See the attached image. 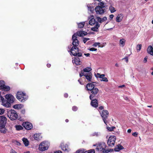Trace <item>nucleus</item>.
I'll return each instance as SVG.
<instances>
[{
  "label": "nucleus",
  "mask_w": 153,
  "mask_h": 153,
  "mask_svg": "<svg viewBox=\"0 0 153 153\" xmlns=\"http://www.w3.org/2000/svg\"><path fill=\"white\" fill-rule=\"evenodd\" d=\"M126 42V40L124 39H122L120 40V44L122 47H123L125 45Z\"/></svg>",
  "instance_id": "obj_33"
},
{
  "label": "nucleus",
  "mask_w": 153,
  "mask_h": 153,
  "mask_svg": "<svg viewBox=\"0 0 153 153\" xmlns=\"http://www.w3.org/2000/svg\"><path fill=\"white\" fill-rule=\"evenodd\" d=\"M100 26V25L97 22H96L95 26L91 28V30L94 31H97L98 28Z\"/></svg>",
  "instance_id": "obj_23"
},
{
  "label": "nucleus",
  "mask_w": 153,
  "mask_h": 153,
  "mask_svg": "<svg viewBox=\"0 0 153 153\" xmlns=\"http://www.w3.org/2000/svg\"><path fill=\"white\" fill-rule=\"evenodd\" d=\"M116 137L115 136H111L108 140L107 143L108 146L111 147L114 146L115 140Z\"/></svg>",
  "instance_id": "obj_8"
},
{
  "label": "nucleus",
  "mask_w": 153,
  "mask_h": 153,
  "mask_svg": "<svg viewBox=\"0 0 153 153\" xmlns=\"http://www.w3.org/2000/svg\"><path fill=\"white\" fill-rule=\"evenodd\" d=\"M100 75V74L99 73H97V74L95 75V76L97 78H99Z\"/></svg>",
  "instance_id": "obj_52"
},
{
  "label": "nucleus",
  "mask_w": 153,
  "mask_h": 153,
  "mask_svg": "<svg viewBox=\"0 0 153 153\" xmlns=\"http://www.w3.org/2000/svg\"><path fill=\"white\" fill-rule=\"evenodd\" d=\"M131 132V130L130 129H128L127 131V132L128 133H130Z\"/></svg>",
  "instance_id": "obj_63"
},
{
  "label": "nucleus",
  "mask_w": 153,
  "mask_h": 153,
  "mask_svg": "<svg viewBox=\"0 0 153 153\" xmlns=\"http://www.w3.org/2000/svg\"><path fill=\"white\" fill-rule=\"evenodd\" d=\"M103 109V107L102 106H100L99 107V109L100 110H102Z\"/></svg>",
  "instance_id": "obj_62"
},
{
  "label": "nucleus",
  "mask_w": 153,
  "mask_h": 153,
  "mask_svg": "<svg viewBox=\"0 0 153 153\" xmlns=\"http://www.w3.org/2000/svg\"><path fill=\"white\" fill-rule=\"evenodd\" d=\"M147 58H148V57H146L144 59V62L145 63H146V62H147Z\"/></svg>",
  "instance_id": "obj_54"
},
{
  "label": "nucleus",
  "mask_w": 153,
  "mask_h": 153,
  "mask_svg": "<svg viewBox=\"0 0 153 153\" xmlns=\"http://www.w3.org/2000/svg\"><path fill=\"white\" fill-rule=\"evenodd\" d=\"M0 89L5 91H8L10 89V88L8 86L5 85L3 81H0Z\"/></svg>",
  "instance_id": "obj_10"
},
{
  "label": "nucleus",
  "mask_w": 153,
  "mask_h": 153,
  "mask_svg": "<svg viewBox=\"0 0 153 153\" xmlns=\"http://www.w3.org/2000/svg\"><path fill=\"white\" fill-rule=\"evenodd\" d=\"M100 135V133L98 132H95L91 134L92 136H98Z\"/></svg>",
  "instance_id": "obj_39"
},
{
  "label": "nucleus",
  "mask_w": 153,
  "mask_h": 153,
  "mask_svg": "<svg viewBox=\"0 0 153 153\" xmlns=\"http://www.w3.org/2000/svg\"><path fill=\"white\" fill-rule=\"evenodd\" d=\"M72 62L73 64L75 63L76 65H79L80 64V61L78 57L75 58L73 60Z\"/></svg>",
  "instance_id": "obj_21"
},
{
  "label": "nucleus",
  "mask_w": 153,
  "mask_h": 153,
  "mask_svg": "<svg viewBox=\"0 0 153 153\" xmlns=\"http://www.w3.org/2000/svg\"><path fill=\"white\" fill-rule=\"evenodd\" d=\"M85 24V22H82L77 23L78 27L82 28L84 27Z\"/></svg>",
  "instance_id": "obj_34"
},
{
  "label": "nucleus",
  "mask_w": 153,
  "mask_h": 153,
  "mask_svg": "<svg viewBox=\"0 0 153 153\" xmlns=\"http://www.w3.org/2000/svg\"><path fill=\"white\" fill-rule=\"evenodd\" d=\"M114 127H108L107 128V129L109 131H112L113 130Z\"/></svg>",
  "instance_id": "obj_45"
},
{
  "label": "nucleus",
  "mask_w": 153,
  "mask_h": 153,
  "mask_svg": "<svg viewBox=\"0 0 153 153\" xmlns=\"http://www.w3.org/2000/svg\"><path fill=\"white\" fill-rule=\"evenodd\" d=\"M77 34L74 33L72 37V45L76 47H77L79 44V42L77 39Z\"/></svg>",
  "instance_id": "obj_12"
},
{
  "label": "nucleus",
  "mask_w": 153,
  "mask_h": 153,
  "mask_svg": "<svg viewBox=\"0 0 153 153\" xmlns=\"http://www.w3.org/2000/svg\"><path fill=\"white\" fill-rule=\"evenodd\" d=\"M16 97L20 101L24 102L28 98V96L25 94L22 91H18L17 93Z\"/></svg>",
  "instance_id": "obj_3"
},
{
  "label": "nucleus",
  "mask_w": 153,
  "mask_h": 153,
  "mask_svg": "<svg viewBox=\"0 0 153 153\" xmlns=\"http://www.w3.org/2000/svg\"><path fill=\"white\" fill-rule=\"evenodd\" d=\"M91 19H90V20L89 21V24L91 25H93L95 23V20L94 18V16H93L92 15L91 16Z\"/></svg>",
  "instance_id": "obj_24"
},
{
  "label": "nucleus",
  "mask_w": 153,
  "mask_h": 153,
  "mask_svg": "<svg viewBox=\"0 0 153 153\" xmlns=\"http://www.w3.org/2000/svg\"><path fill=\"white\" fill-rule=\"evenodd\" d=\"M21 113L23 114H25V109H22L21 111Z\"/></svg>",
  "instance_id": "obj_56"
},
{
  "label": "nucleus",
  "mask_w": 153,
  "mask_h": 153,
  "mask_svg": "<svg viewBox=\"0 0 153 153\" xmlns=\"http://www.w3.org/2000/svg\"><path fill=\"white\" fill-rule=\"evenodd\" d=\"M153 48L152 46H149L147 48V52L153 56Z\"/></svg>",
  "instance_id": "obj_25"
},
{
  "label": "nucleus",
  "mask_w": 153,
  "mask_h": 153,
  "mask_svg": "<svg viewBox=\"0 0 153 153\" xmlns=\"http://www.w3.org/2000/svg\"><path fill=\"white\" fill-rule=\"evenodd\" d=\"M77 108L76 106H74L72 108V110L74 111H76L77 110Z\"/></svg>",
  "instance_id": "obj_47"
},
{
  "label": "nucleus",
  "mask_w": 153,
  "mask_h": 153,
  "mask_svg": "<svg viewBox=\"0 0 153 153\" xmlns=\"http://www.w3.org/2000/svg\"><path fill=\"white\" fill-rule=\"evenodd\" d=\"M84 55L87 57L89 56H90V54L89 53H85Z\"/></svg>",
  "instance_id": "obj_59"
},
{
  "label": "nucleus",
  "mask_w": 153,
  "mask_h": 153,
  "mask_svg": "<svg viewBox=\"0 0 153 153\" xmlns=\"http://www.w3.org/2000/svg\"><path fill=\"white\" fill-rule=\"evenodd\" d=\"M0 131L1 133H5L7 132V130L4 127H0Z\"/></svg>",
  "instance_id": "obj_35"
},
{
  "label": "nucleus",
  "mask_w": 153,
  "mask_h": 153,
  "mask_svg": "<svg viewBox=\"0 0 153 153\" xmlns=\"http://www.w3.org/2000/svg\"><path fill=\"white\" fill-rule=\"evenodd\" d=\"M68 52H71V54L74 56H81L82 53L81 52H79L78 49L77 47L73 46L71 49L68 50Z\"/></svg>",
  "instance_id": "obj_5"
},
{
  "label": "nucleus",
  "mask_w": 153,
  "mask_h": 153,
  "mask_svg": "<svg viewBox=\"0 0 153 153\" xmlns=\"http://www.w3.org/2000/svg\"><path fill=\"white\" fill-rule=\"evenodd\" d=\"M65 97L67 98L68 97V94L67 93H65L64 94Z\"/></svg>",
  "instance_id": "obj_57"
},
{
  "label": "nucleus",
  "mask_w": 153,
  "mask_h": 153,
  "mask_svg": "<svg viewBox=\"0 0 153 153\" xmlns=\"http://www.w3.org/2000/svg\"><path fill=\"white\" fill-rule=\"evenodd\" d=\"M85 77L88 82H91L92 78V74L91 72L87 73H85Z\"/></svg>",
  "instance_id": "obj_17"
},
{
  "label": "nucleus",
  "mask_w": 153,
  "mask_h": 153,
  "mask_svg": "<svg viewBox=\"0 0 153 153\" xmlns=\"http://www.w3.org/2000/svg\"><path fill=\"white\" fill-rule=\"evenodd\" d=\"M95 87L94 85L92 83H89L86 86L87 90L89 94H90V91Z\"/></svg>",
  "instance_id": "obj_15"
},
{
  "label": "nucleus",
  "mask_w": 153,
  "mask_h": 153,
  "mask_svg": "<svg viewBox=\"0 0 153 153\" xmlns=\"http://www.w3.org/2000/svg\"><path fill=\"white\" fill-rule=\"evenodd\" d=\"M123 149V147L120 145H119L116 146L114 148V150L115 151L118 152L120 150Z\"/></svg>",
  "instance_id": "obj_27"
},
{
  "label": "nucleus",
  "mask_w": 153,
  "mask_h": 153,
  "mask_svg": "<svg viewBox=\"0 0 153 153\" xmlns=\"http://www.w3.org/2000/svg\"><path fill=\"white\" fill-rule=\"evenodd\" d=\"M47 66L48 67V68H49L51 66V64H48L47 65Z\"/></svg>",
  "instance_id": "obj_64"
},
{
  "label": "nucleus",
  "mask_w": 153,
  "mask_h": 153,
  "mask_svg": "<svg viewBox=\"0 0 153 153\" xmlns=\"http://www.w3.org/2000/svg\"><path fill=\"white\" fill-rule=\"evenodd\" d=\"M78 36H84L87 34V33L85 31H79L77 33Z\"/></svg>",
  "instance_id": "obj_26"
},
{
  "label": "nucleus",
  "mask_w": 153,
  "mask_h": 153,
  "mask_svg": "<svg viewBox=\"0 0 153 153\" xmlns=\"http://www.w3.org/2000/svg\"><path fill=\"white\" fill-rule=\"evenodd\" d=\"M97 146L96 150L98 151L102 152L103 153L108 152L105 151L106 145L104 142L100 143L96 145H94V146Z\"/></svg>",
  "instance_id": "obj_4"
},
{
  "label": "nucleus",
  "mask_w": 153,
  "mask_h": 153,
  "mask_svg": "<svg viewBox=\"0 0 153 153\" xmlns=\"http://www.w3.org/2000/svg\"><path fill=\"white\" fill-rule=\"evenodd\" d=\"M103 8H104L105 7V3L103 2H101L98 4V6Z\"/></svg>",
  "instance_id": "obj_37"
},
{
  "label": "nucleus",
  "mask_w": 153,
  "mask_h": 153,
  "mask_svg": "<svg viewBox=\"0 0 153 153\" xmlns=\"http://www.w3.org/2000/svg\"><path fill=\"white\" fill-rule=\"evenodd\" d=\"M109 10L111 13H113L116 11V10L115 8L113 7L112 5H111L109 7Z\"/></svg>",
  "instance_id": "obj_31"
},
{
  "label": "nucleus",
  "mask_w": 153,
  "mask_h": 153,
  "mask_svg": "<svg viewBox=\"0 0 153 153\" xmlns=\"http://www.w3.org/2000/svg\"><path fill=\"white\" fill-rule=\"evenodd\" d=\"M93 4H88L87 5L88 10L90 11L91 12H93L94 10L93 7Z\"/></svg>",
  "instance_id": "obj_28"
},
{
  "label": "nucleus",
  "mask_w": 153,
  "mask_h": 153,
  "mask_svg": "<svg viewBox=\"0 0 153 153\" xmlns=\"http://www.w3.org/2000/svg\"><path fill=\"white\" fill-rule=\"evenodd\" d=\"M90 39L88 38H84L83 39V41L84 43H85L87 41L89 40Z\"/></svg>",
  "instance_id": "obj_44"
},
{
  "label": "nucleus",
  "mask_w": 153,
  "mask_h": 153,
  "mask_svg": "<svg viewBox=\"0 0 153 153\" xmlns=\"http://www.w3.org/2000/svg\"><path fill=\"white\" fill-rule=\"evenodd\" d=\"M23 107V105L22 104H17L14 105L13 106V108L15 109H19Z\"/></svg>",
  "instance_id": "obj_29"
},
{
  "label": "nucleus",
  "mask_w": 153,
  "mask_h": 153,
  "mask_svg": "<svg viewBox=\"0 0 153 153\" xmlns=\"http://www.w3.org/2000/svg\"><path fill=\"white\" fill-rule=\"evenodd\" d=\"M7 122V118L4 116H0V127H5Z\"/></svg>",
  "instance_id": "obj_13"
},
{
  "label": "nucleus",
  "mask_w": 153,
  "mask_h": 153,
  "mask_svg": "<svg viewBox=\"0 0 153 153\" xmlns=\"http://www.w3.org/2000/svg\"><path fill=\"white\" fill-rule=\"evenodd\" d=\"M114 16L113 14H111V15H110L109 16L110 18L111 19H112L113 18Z\"/></svg>",
  "instance_id": "obj_55"
},
{
  "label": "nucleus",
  "mask_w": 153,
  "mask_h": 153,
  "mask_svg": "<svg viewBox=\"0 0 153 153\" xmlns=\"http://www.w3.org/2000/svg\"><path fill=\"white\" fill-rule=\"evenodd\" d=\"M96 19L99 23H102L104 21L107 20V18L105 16L102 18H101L99 16H97L96 18Z\"/></svg>",
  "instance_id": "obj_18"
},
{
  "label": "nucleus",
  "mask_w": 153,
  "mask_h": 153,
  "mask_svg": "<svg viewBox=\"0 0 153 153\" xmlns=\"http://www.w3.org/2000/svg\"><path fill=\"white\" fill-rule=\"evenodd\" d=\"M10 153H17V152L13 149H11L10 151Z\"/></svg>",
  "instance_id": "obj_51"
},
{
  "label": "nucleus",
  "mask_w": 153,
  "mask_h": 153,
  "mask_svg": "<svg viewBox=\"0 0 153 153\" xmlns=\"http://www.w3.org/2000/svg\"><path fill=\"white\" fill-rule=\"evenodd\" d=\"M113 149H106L105 151H108V152H105V153H108L109 152H112L113 151Z\"/></svg>",
  "instance_id": "obj_46"
},
{
  "label": "nucleus",
  "mask_w": 153,
  "mask_h": 153,
  "mask_svg": "<svg viewBox=\"0 0 153 153\" xmlns=\"http://www.w3.org/2000/svg\"><path fill=\"white\" fill-rule=\"evenodd\" d=\"M95 10L97 14L102 15L105 12L104 8L99 6H97L95 8Z\"/></svg>",
  "instance_id": "obj_11"
},
{
  "label": "nucleus",
  "mask_w": 153,
  "mask_h": 153,
  "mask_svg": "<svg viewBox=\"0 0 153 153\" xmlns=\"http://www.w3.org/2000/svg\"><path fill=\"white\" fill-rule=\"evenodd\" d=\"M50 145L49 143L46 141L42 142L39 146V149L41 151H44L47 150Z\"/></svg>",
  "instance_id": "obj_6"
},
{
  "label": "nucleus",
  "mask_w": 153,
  "mask_h": 153,
  "mask_svg": "<svg viewBox=\"0 0 153 153\" xmlns=\"http://www.w3.org/2000/svg\"><path fill=\"white\" fill-rule=\"evenodd\" d=\"M85 73L83 72V71H81L80 73L79 74V76L80 77H82V76H85Z\"/></svg>",
  "instance_id": "obj_42"
},
{
  "label": "nucleus",
  "mask_w": 153,
  "mask_h": 153,
  "mask_svg": "<svg viewBox=\"0 0 153 153\" xmlns=\"http://www.w3.org/2000/svg\"><path fill=\"white\" fill-rule=\"evenodd\" d=\"M22 125L27 130H30L33 127L32 124L29 122L23 123Z\"/></svg>",
  "instance_id": "obj_14"
},
{
  "label": "nucleus",
  "mask_w": 153,
  "mask_h": 153,
  "mask_svg": "<svg viewBox=\"0 0 153 153\" xmlns=\"http://www.w3.org/2000/svg\"><path fill=\"white\" fill-rule=\"evenodd\" d=\"M123 15L122 14H118L116 18V22H120L123 19Z\"/></svg>",
  "instance_id": "obj_20"
},
{
  "label": "nucleus",
  "mask_w": 153,
  "mask_h": 153,
  "mask_svg": "<svg viewBox=\"0 0 153 153\" xmlns=\"http://www.w3.org/2000/svg\"><path fill=\"white\" fill-rule=\"evenodd\" d=\"M87 153H95L94 150V149L91 150Z\"/></svg>",
  "instance_id": "obj_49"
},
{
  "label": "nucleus",
  "mask_w": 153,
  "mask_h": 153,
  "mask_svg": "<svg viewBox=\"0 0 153 153\" xmlns=\"http://www.w3.org/2000/svg\"><path fill=\"white\" fill-rule=\"evenodd\" d=\"M89 50L91 51H97V49L96 48H90Z\"/></svg>",
  "instance_id": "obj_48"
},
{
  "label": "nucleus",
  "mask_w": 153,
  "mask_h": 153,
  "mask_svg": "<svg viewBox=\"0 0 153 153\" xmlns=\"http://www.w3.org/2000/svg\"><path fill=\"white\" fill-rule=\"evenodd\" d=\"M54 153H62V152L61 151H58L55 152Z\"/></svg>",
  "instance_id": "obj_60"
},
{
  "label": "nucleus",
  "mask_w": 153,
  "mask_h": 153,
  "mask_svg": "<svg viewBox=\"0 0 153 153\" xmlns=\"http://www.w3.org/2000/svg\"><path fill=\"white\" fill-rule=\"evenodd\" d=\"M132 134L133 136L135 137H137L138 134L137 132H135L133 133Z\"/></svg>",
  "instance_id": "obj_50"
},
{
  "label": "nucleus",
  "mask_w": 153,
  "mask_h": 153,
  "mask_svg": "<svg viewBox=\"0 0 153 153\" xmlns=\"http://www.w3.org/2000/svg\"><path fill=\"white\" fill-rule=\"evenodd\" d=\"M4 112V110L2 108H0V115L3 114Z\"/></svg>",
  "instance_id": "obj_43"
},
{
  "label": "nucleus",
  "mask_w": 153,
  "mask_h": 153,
  "mask_svg": "<svg viewBox=\"0 0 153 153\" xmlns=\"http://www.w3.org/2000/svg\"><path fill=\"white\" fill-rule=\"evenodd\" d=\"M16 129L18 131L22 130L23 129V127L21 125H16L15 126Z\"/></svg>",
  "instance_id": "obj_36"
},
{
  "label": "nucleus",
  "mask_w": 153,
  "mask_h": 153,
  "mask_svg": "<svg viewBox=\"0 0 153 153\" xmlns=\"http://www.w3.org/2000/svg\"><path fill=\"white\" fill-rule=\"evenodd\" d=\"M61 147L62 150L67 152H68L70 149L68 147V145L67 144H64L63 143L61 144Z\"/></svg>",
  "instance_id": "obj_16"
},
{
  "label": "nucleus",
  "mask_w": 153,
  "mask_h": 153,
  "mask_svg": "<svg viewBox=\"0 0 153 153\" xmlns=\"http://www.w3.org/2000/svg\"><path fill=\"white\" fill-rule=\"evenodd\" d=\"M7 114V116L12 120L16 119L18 117L16 112L14 110H8Z\"/></svg>",
  "instance_id": "obj_2"
},
{
  "label": "nucleus",
  "mask_w": 153,
  "mask_h": 153,
  "mask_svg": "<svg viewBox=\"0 0 153 153\" xmlns=\"http://www.w3.org/2000/svg\"><path fill=\"white\" fill-rule=\"evenodd\" d=\"M92 70L91 68L90 67H87L82 70V71H83V72L85 73H87L90 72V71Z\"/></svg>",
  "instance_id": "obj_30"
},
{
  "label": "nucleus",
  "mask_w": 153,
  "mask_h": 153,
  "mask_svg": "<svg viewBox=\"0 0 153 153\" xmlns=\"http://www.w3.org/2000/svg\"><path fill=\"white\" fill-rule=\"evenodd\" d=\"M100 113L104 122L105 124L107 125V122L106 120V119L108 117L109 114L108 111L106 110H103L101 112H100Z\"/></svg>",
  "instance_id": "obj_7"
},
{
  "label": "nucleus",
  "mask_w": 153,
  "mask_h": 153,
  "mask_svg": "<svg viewBox=\"0 0 153 153\" xmlns=\"http://www.w3.org/2000/svg\"><path fill=\"white\" fill-rule=\"evenodd\" d=\"M101 81H104L105 82H107L108 81V80L107 78L106 77H104L102 79L100 80Z\"/></svg>",
  "instance_id": "obj_41"
},
{
  "label": "nucleus",
  "mask_w": 153,
  "mask_h": 153,
  "mask_svg": "<svg viewBox=\"0 0 153 153\" xmlns=\"http://www.w3.org/2000/svg\"><path fill=\"white\" fill-rule=\"evenodd\" d=\"M123 59H124L127 62H128V57H125V58H124Z\"/></svg>",
  "instance_id": "obj_61"
},
{
  "label": "nucleus",
  "mask_w": 153,
  "mask_h": 153,
  "mask_svg": "<svg viewBox=\"0 0 153 153\" xmlns=\"http://www.w3.org/2000/svg\"><path fill=\"white\" fill-rule=\"evenodd\" d=\"M5 97L6 100H5L2 96L0 97V99L2 102V104L6 107H9L11 106V104L14 102L15 98L13 95L10 94L6 95Z\"/></svg>",
  "instance_id": "obj_1"
},
{
  "label": "nucleus",
  "mask_w": 153,
  "mask_h": 153,
  "mask_svg": "<svg viewBox=\"0 0 153 153\" xmlns=\"http://www.w3.org/2000/svg\"><path fill=\"white\" fill-rule=\"evenodd\" d=\"M125 86V85H121L119 86H118V88H122L124 87Z\"/></svg>",
  "instance_id": "obj_58"
},
{
  "label": "nucleus",
  "mask_w": 153,
  "mask_h": 153,
  "mask_svg": "<svg viewBox=\"0 0 153 153\" xmlns=\"http://www.w3.org/2000/svg\"><path fill=\"white\" fill-rule=\"evenodd\" d=\"M99 90L97 88L95 87L90 92L91 94L89 97V98L91 100L95 98V95L98 92Z\"/></svg>",
  "instance_id": "obj_9"
},
{
  "label": "nucleus",
  "mask_w": 153,
  "mask_h": 153,
  "mask_svg": "<svg viewBox=\"0 0 153 153\" xmlns=\"http://www.w3.org/2000/svg\"><path fill=\"white\" fill-rule=\"evenodd\" d=\"M22 141L25 146H27L29 145V141L27 139L24 138L22 139Z\"/></svg>",
  "instance_id": "obj_32"
},
{
  "label": "nucleus",
  "mask_w": 153,
  "mask_h": 153,
  "mask_svg": "<svg viewBox=\"0 0 153 153\" xmlns=\"http://www.w3.org/2000/svg\"><path fill=\"white\" fill-rule=\"evenodd\" d=\"M33 137L36 140H39L42 138V137L40 134H35L33 135Z\"/></svg>",
  "instance_id": "obj_22"
},
{
  "label": "nucleus",
  "mask_w": 153,
  "mask_h": 153,
  "mask_svg": "<svg viewBox=\"0 0 153 153\" xmlns=\"http://www.w3.org/2000/svg\"><path fill=\"white\" fill-rule=\"evenodd\" d=\"M91 105L94 107H97L98 106V103L96 99H92L91 100Z\"/></svg>",
  "instance_id": "obj_19"
},
{
  "label": "nucleus",
  "mask_w": 153,
  "mask_h": 153,
  "mask_svg": "<svg viewBox=\"0 0 153 153\" xmlns=\"http://www.w3.org/2000/svg\"><path fill=\"white\" fill-rule=\"evenodd\" d=\"M142 45L141 44H139L137 45L136 49L137 51H140L141 49Z\"/></svg>",
  "instance_id": "obj_40"
},
{
  "label": "nucleus",
  "mask_w": 153,
  "mask_h": 153,
  "mask_svg": "<svg viewBox=\"0 0 153 153\" xmlns=\"http://www.w3.org/2000/svg\"><path fill=\"white\" fill-rule=\"evenodd\" d=\"M105 76V75L104 74H100V77L99 78L102 79Z\"/></svg>",
  "instance_id": "obj_53"
},
{
  "label": "nucleus",
  "mask_w": 153,
  "mask_h": 153,
  "mask_svg": "<svg viewBox=\"0 0 153 153\" xmlns=\"http://www.w3.org/2000/svg\"><path fill=\"white\" fill-rule=\"evenodd\" d=\"M100 43L99 42H95L93 44V46L95 47H96L98 45L99 46V47H102L103 46L100 45Z\"/></svg>",
  "instance_id": "obj_38"
}]
</instances>
